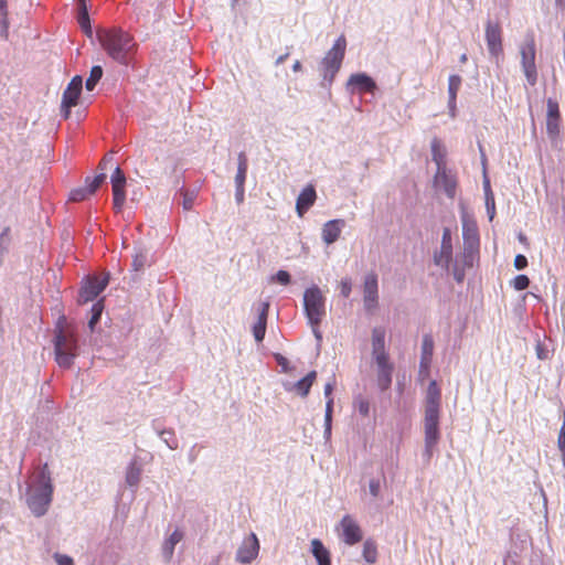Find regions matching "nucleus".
I'll return each mask as SVG.
<instances>
[{
  "label": "nucleus",
  "instance_id": "nucleus-55",
  "mask_svg": "<svg viewBox=\"0 0 565 565\" xmlns=\"http://www.w3.org/2000/svg\"><path fill=\"white\" fill-rule=\"evenodd\" d=\"M113 161V157H109V158H104L100 163H99V169L100 170H106L107 169V164L111 163Z\"/></svg>",
  "mask_w": 565,
  "mask_h": 565
},
{
  "label": "nucleus",
  "instance_id": "nucleus-31",
  "mask_svg": "<svg viewBox=\"0 0 565 565\" xmlns=\"http://www.w3.org/2000/svg\"><path fill=\"white\" fill-rule=\"evenodd\" d=\"M392 372L393 366H385L384 369H379L377 383L381 390L385 391L391 386Z\"/></svg>",
  "mask_w": 565,
  "mask_h": 565
},
{
  "label": "nucleus",
  "instance_id": "nucleus-48",
  "mask_svg": "<svg viewBox=\"0 0 565 565\" xmlns=\"http://www.w3.org/2000/svg\"><path fill=\"white\" fill-rule=\"evenodd\" d=\"M440 246L441 247L452 248V245H451V233H450L449 228H444Z\"/></svg>",
  "mask_w": 565,
  "mask_h": 565
},
{
  "label": "nucleus",
  "instance_id": "nucleus-62",
  "mask_svg": "<svg viewBox=\"0 0 565 565\" xmlns=\"http://www.w3.org/2000/svg\"><path fill=\"white\" fill-rule=\"evenodd\" d=\"M288 54L284 55V56H280L278 60H277V64L279 63H282L286 58H287Z\"/></svg>",
  "mask_w": 565,
  "mask_h": 565
},
{
  "label": "nucleus",
  "instance_id": "nucleus-58",
  "mask_svg": "<svg viewBox=\"0 0 565 565\" xmlns=\"http://www.w3.org/2000/svg\"><path fill=\"white\" fill-rule=\"evenodd\" d=\"M78 11H83V8H87L86 0H77Z\"/></svg>",
  "mask_w": 565,
  "mask_h": 565
},
{
  "label": "nucleus",
  "instance_id": "nucleus-11",
  "mask_svg": "<svg viewBox=\"0 0 565 565\" xmlns=\"http://www.w3.org/2000/svg\"><path fill=\"white\" fill-rule=\"evenodd\" d=\"M340 526L342 530L341 537L345 544L354 545L362 540V530L351 515H344Z\"/></svg>",
  "mask_w": 565,
  "mask_h": 565
},
{
  "label": "nucleus",
  "instance_id": "nucleus-1",
  "mask_svg": "<svg viewBox=\"0 0 565 565\" xmlns=\"http://www.w3.org/2000/svg\"><path fill=\"white\" fill-rule=\"evenodd\" d=\"M441 392L436 381H431L427 387L425 396L424 434L425 450L427 460L434 456L436 446L440 439L439 417H440Z\"/></svg>",
  "mask_w": 565,
  "mask_h": 565
},
{
  "label": "nucleus",
  "instance_id": "nucleus-20",
  "mask_svg": "<svg viewBox=\"0 0 565 565\" xmlns=\"http://www.w3.org/2000/svg\"><path fill=\"white\" fill-rule=\"evenodd\" d=\"M349 85L355 86L361 93H372L376 87L375 82L364 73L351 75Z\"/></svg>",
  "mask_w": 565,
  "mask_h": 565
},
{
  "label": "nucleus",
  "instance_id": "nucleus-6",
  "mask_svg": "<svg viewBox=\"0 0 565 565\" xmlns=\"http://www.w3.org/2000/svg\"><path fill=\"white\" fill-rule=\"evenodd\" d=\"M345 50L347 40L344 35H340L321 61V72L324 79L331 82L339 72L344 58Z\"/></svg>",
  "mask_w": 565,
  "mask_h": 565
},
{
  "label": "nucleus",
  "instance_id": "nucleus-25",
  "mask_svg": "<svg viewBox=\"0 0 565 565\" xmlns=\"http://www.w3.org/2000/svg\"><path fill=\"white\" fill-rule=\"evenodd\" d=\"M452 259V248L441 247L434 254L435 265L448 270L450 262Z\"/></svg>",
  "mask_w": 565,
  "mask_h": 565
},
{
  "label": "nucleus",
  "instance_id": "nucleus-46",
  "mask_svg": "<svg viewBox=\"0 0 565 565\" xmlns=\"http://www.w3.org/2000/svg\"><path fill=\"white\" fill-rule=\"evenodd\" d=\"M54 559L57 565H74L73 558L64 554L55 553Z\"/></svg>",
  "mask_w": 565,
  "mask_h": 565
},
{
  "label": "nucleus",
  "instance_id": "nucleus-63",
  "mask_svg": "<svg viewBox=\"0 0 565 565\" xmlns=\"http://www.w3.org/2000/svg\"><path fill=\"white\" fill-rule=\"evenodd\" d=\"M466 61H467V55L462 54L461 57H460V62L465 63Z\"/></svg>",
  "mask_w": 565,
  "mask_h": 565
},
{
  "label": "nucleus",
  "instance_id": "nucleus-33",
  "mask_svg": "<svg viewBox=\"0 0 565 565\" xmlns=\"http://www.w3.org/2000/svg\"><path fill=\"white\" fill-rule=\"evenodd\" d=\"M103 76V68L98 65L93 66L89 73L88 78L86 79L85 86L87 90H93L96 84Z\"/></svg>",
  "mask_w": 565,
  "mask_h": 565
},
{
  "label": "nucleus",
  "instance_id": "nucleus-30",
  "mask_svg": "<svg viewBox=\"0 0 565 565\" xmlns=\"http://www.w3.org/2000/svg\"><path fill=\"white\" fill-rule=\"evenodd\" d=\"M546 132L552 141H556L561 135V118H546Z\"/></svg>",
  "mask_w": 565,
  "mask_h": 565
},
{
  "label": "nucleus",
  "instance_id": "nucleus-50",
  "mask_svg": "<svg viewBox=\"0 0 565 565\" xmlns=\"http://www.w3.org/2000/svg\"><path fill=\"white\" fill-rule=\"evenodd\" d=\"M194 200H195L194 194L184 193L183 202H182L183 209L191 210L193 207Z\"/></svg>",
  "mask_w": 565,
  "mask_h": 565
},
{
  "label": "nucleus",
  "instance_id": "nucleus-10",
  "mask_svg": "<svg viewBox=\"0 0 565 565\" xmlns=\"http://www.w3.org/2000/svg\"><path fill=\"white\" fill-rule=\"evenodd\" d=\"M486 41L489 53L498 57L502 54V33L498 22L488 21L486 25Z\"/></svg>",
  "mask_w": 565,
  "mask_h": 565
},
{
  "label": "nucleus",
  "instance_id": "nucleus-29",
  "mask_svg": "<svg viewBox=\"0 0 565 565\" xmlns=\"http://www.w3.org/2000/svg\"><path fill=\"white\" fill-rule=\"evenodd\" d=\"M373 353L385 351V331L382 328H375L372 332Z\"/></svg>",
  "mask_w": 565,
  "mask_h": 565
},
{
  "label": "nucleus",
  "instance_id": "nucleus-47",
  "mask_svg": "<svg viewBox=\"0 0 565 565\" xmlns=\"http://www.w3.org/2000/svg\"><path fill=\"white\" fill-rule=\"evenodd\" d=\"M275 279L277 282L281 285H288L290 282V275L286 270H278L275 276Z\"/></svg>",
  "mask_w": 565,
  "mask_h": 565
},
{
  "label": "nucleus",
  "instance_id": "nucleus-35",
  "mask_svg": "<svg viewBox=\"0 0 565 565\" xmlns=\"http://www.w3.org/2000/svg\"><path fill=\"white\" fill-rule=\"evenodd\" d=\"M90 195H92V192L89 191L88 186L85 185V186L73 189L70 193V200L73 202H82Z\"/></svg>",
  "mask_w": 565,
  "mask_h": 565
},
{
  "label": "nucleus",
  "instance_id": "nucleus-26",
  "mask_svg": "<svg viewBox=\"0 0 565 565\" xmlns=\"http://www.w3.org/2000/svg\"><path fill=\"white\" fill-rule=\"evenodd\" d=\"M247 168H248L247 157L244 152H241L238 154V167H237V173L235 177L236 185L241 186V185L245 184Z\"/></svg>",
  "mask_w": 565,
  "mask_h": 565
},
{
  "label": "nucleus",
  "instance_id": "nucleus-56",
  "mask_svg": "<svg viewBox=\"0 0 565 565\" xmlns=\"http://www.w3.org/2000/svg\"><path fill=\"white\" fill-rule=\"evenodd\" d=\"M555 7L559 10H565V0H555Z\"/></svg>",
  "mask_w": 565,
  "mask_h": 565
},
{
  "label": "nucleus",
  "instance_id": "nucleus-8",
  "mask_svg": "<svg viewBox=\"0 0 565 565\" xmlns=\"http://www.w3.org/2000/svg\"><path fill=\"white\" fill-rule=\"evenodd\" d=\"M108 278L90 277L79 291L78 302L87 303L94 300L107 286Z\"/></svg>",
  "mask_w": 565,
  "mask_h": 565
},
{
  "label": "nucleus",
  "instance_id": "nucleus-45",
  "mask_svg": "<svg viewBox=\"0 0 565 565\" xmlns=\"http://www.w3.org/2000/svg\"><path fill=\"white\" fill-rule=\"evenodd\" d=\"M352 290V281L350 278H343L340 282V292L344 298H348Z\"/></svg>",
  "mask_w": 565,
  "mask_h": 565
},
{
  "label": "nucleus",
  "instance_id": "nucleus-21",
  "mask_svg": "<svg viewBox=\"0 0 565 565\" xmlns=\"http://www.w3.org/2000/svg\"><path fill=\"white\" fill-rule=\"evenodd\" d=\"M311 552L316 557L318 565H331L330 552L318 539L311 541Z\"/></svg>",
  "mask_w": 565,
  "mask_h": 565
},
{
  "label": "nucleus",
  "instance_id": "nucleus-43",
  "mask_svg": "<svg viewBox=\"0 0 565 565\" xmlns=\"http://www.w3.org/2000/svg\"><path fill=\"white\" fill-rule=\"evenodd\" d=\"M373 355L379 369H384L385 366H393L388 362V355L385 351L373 353Z\"/></svg>",
  "mask_w": 565,
  "mask_h": 565
},
{
  "label": "nucleus",
  "instance_id": "nucleus-15",
  "mask_svg": "<svg viewBox=\"0 0 565 565\" xmlns=\"http://www.w3.org/2000/svg\"><path fill=\"white\" fill-rule=\"evenodd\" d=\"M434 353V340L430 334H425L423 337L422 343V358L419 362V376L426 377L429 374V369L431 364Z\"/></svg>",
  "mask_w": 565,
  "mask_h": 565
},
{
  "label": "nucleus",
  "instance_id": "nucleus-54",
  "mask_svg": "<svg viewBox=\"0 0 565 565\" xmlns=\"http://www.w3.org/2000/svg\"><path fill=\"white\" fill-rule=\"evenodd\" d=\"M244 193H245L244 185H241V186L236 185L235 198H236L237 203H242L244 201Z\"/></svg>",
  "mask_w": 565,
  "mask_h": 565
},
{
  "label": "nucleus",
  "instance_id": "nucleus-42",
  "mask_svg": "<svg viewBox=\"0 0 565 565\" xmlns=\"http://www.w3.org/2000/svg\"><path fill=\"white\" fill-rule=\"evenodd\" d=\"M140 478V470L131 466L127 472L126 480L130 486H136L139 482Z\"/></svg>",
  "mask_w": 565,
  "mask_h": 565
},
{
  "label": "nucleus",
  "instance_id": "nucleus-41",
  "mask_svg": "<svg viewBox=\"0 0 565 565\" xmlns=\"http://www.w3.org/2000/svg\"><path fill=\"white\" fill-rule=\"evenodd\" d=\"M0 25L4 31L8 30L9 22H8V8H7V0H0Z\"/></svg>",
  "mask_w": 565,
  "mask_h": 565
},
{
  "label": "nucleus",
  "instance_id": "nucleus-5",
  "mask_svg": "<svg viewBox=\"0 0 565 565\" xmlns=\"http://www.w3.org/2000/svg\"><path fill=\"white\" fill-rule=\"evenodd\" d=\"M303 306L307 318L311 324L315 337L320 341L322 335L319 331V324L326 313L324 298L318 287L308 288L303 295Z\"/></svg>",
  "mask_w": 565,
  "mask_h": 565
},
{
  "label": "nucleus",
  "instance_id": "nucleus-34",
  "mask_svg": "<svg viewBox=\"0 0 565 565\" xmlns=\"http://www.w3.org/2000/svg\"><path fill=\"white\" fill-rule=\"evenodd\" d=\"M103 310H104V302L103 300H98L97 302H95L90 309V312H92V316H90V319L88 321V327L89 329L93 331L94 328H95V324L99 321L100 319V316L103 313Z\"/></svg>",
  "mask_w": 565,
  "mask_h": 565
},
{
  "label": "nucleus",
  "instance_id": "nucleus-13",
  "mask_svg": "<svg viewBox=\"0 0 565 565\" xmlns=\"http://www.w3.org/2000/svg\"><path fill=\"white\" fill-rule=\"evenodd\" d=\"M111 184H113V195H114V207L117 211H120L125 200V184L126 177L119 167H116L114 173L111 175Z\"/></svg>",
  "mask_w": 565,
  "mask_h": 565
},
{
  "label": "nucleus",
  "instance_id": "nucleus-4",
  "mask_svg": "<svg viewBox=\"0 0 565 565\" xmlns=\"http://www.w3.org/2000/svg\"><path fill=\"white\" fill-rule=\"evenodd\" d=\"M53 495V484L47 463H45L40 473L39 486L31 490L28 498V505L35 516H42L46 513Z\"/></svg>",
  "mask_w": 565,
  "mask_h": 565
},
{
  "label": "nucleus",
  "instance_id": "nucleus-44",
  "mask_svg": "<svg viewBox=\"0 0 565 565\" xmlns=\"http://www.w3.org/2000/svg\"><path fill=\"white\" fill-rule=\"evenodd\" d=\"M463 236L466 238L478 239V231H477V226L475 223H472V224L463 223Z\"/></svg>",
  "mask_w": 565,
  "mask_h": 565
},
{
  "label": "nucleus",
  "instance_id": "nucleus-28",
  "mask_svg": "<svg viewBox=\"0 0 565 565\" xmlns=\"http://www.w3.org/2000/svg\"><path fill=\"white\" fill-rule=\"evenodd\" d=\"M461 77L459 75H450L448 79L449 105L455 106L457 93L461 86Z\"/></svg>",
  "mask_w": 565,
  "mask_h": 565
},
{
  "label": "nucleus",
  "instance_id": "nucleus-12",
  "mask_svg": "<svg viewBox=\"0 0 565 565\" xmlns=\"http://www.w3.org/2000/svg\"><path fill=\"white\" fill-rule=\"evenodd\" d=\"M435 186L445 191L447 196L454 199L457 189V179L454 174L447 171L446 166L437 168L434 179Z\"/></svg>",
  "mask_w": 565,
  "mask_h": 565
},
{
  "label": "nucleus",
  "instance_id": "nucleus-64",
  "mask_svg": "<svg viewBox=\"0 0 565 565\" xmlns=\"http://www.w3.org/2000/svg\"><path fill=\"white\" fill-rule=\"evenodd\" d=\"M563 452V463H564V467H565V450H561Z\"/></svg>",
  "mask_w": 565,
  "mask_h": 565
},
{
  "label": "nucleus",
  "instance_id": "nucleus-17",
  "mask_svg": "<svg viewBox=\"0 0 565 565\" xmlns=\"http://www.w3.org/2000/svg\"><path fill=\"white\" fill-rule=\"evenodd\" d=\"M343 226V220L337 218L328 221L322 227L323 242L328 245L334 243L340 237Z\"/></svg>",
  "mask_w": 565,
  "mask_h": 565
},
{
  "label": "nucleus",
  "instance_id": "nucleus-61",
  "mask_svg": "<svg viewBox=\"0 0 565 565\" xmlns=\"http://www.w3.org/2000/svg\"><path fill=\"white\" fill-rule=\"evenodd\" d=\"M278 363L285 367V365H286V363H287V360H286L285 358H282V356H280V358L278 359Z\"/></svg>",
  "mask_w": 565,
  "mask_h": 565
},
{
  "label": "nucleus",
  "instance_id": "nucleus-7",
  "mask_svg": "<svg viewBox=\"0 0 565 565\" xmlns=\"http://www.w3.org/2000/svg\"><path fill=\"white\" fill-rule=\"evenodd\" d=\"M521 65L527 83L534 86L537 82V71L535 65V40L533 33H529L520 47Z\"/></svg>",
  "mask_w": 565,
  "mask_h": 565
},
{
  "label": "nucleus",
  "instance_id": "nucleus-22",
  "mask_svg": "<svg viewBox=\"0 0 565 565\" xmlns=\"http://www.w3.org/2000/svg\"><path fill=\"white\" fill-rule=\"evenodd\" d=\"M316 379H317V372L316 371L309 372L303 379L299 380L294 385L296 393L302 397H306L309 394L310 388H311L312 384L315 383Z\"/></svg>",
  "mask_w": 565,
  "mask_h": 565
},
{
  "label": "nucleus",
  "instance_id": "nucleus-2",
  "mask_svg": "<svg viewBox=\"0 0 565 565\" xmlns=\"http://www.w3.org/2000/svg\"><path fill=\"white\" fill-rule=\"evenodd\" d=\"M97 39L107 54L121 64L127 63L136 46L134 38L121 29H100Z\"/></svg>",
  "mask_w": 565,
  "mask_h": 565
},
{
  "label": "nucleus",
  "instance_id": "nucleus-60",
  "mask_svg": "<svg viewBox=\"0 0 565 565\" xmlns=\"http://www.w3.org/2000/svg\"><path fill=\"white\" fill-rule=\"evenodd\" d=\"M292 70H294L295 72L300 71V70H301V63H300L299 61H296V62L294 63V65H292Z\"/></svg>",
  "mask_w": 565,
  "mask_h": 565
},
{
  "label": "nucleus",
  "instance_id": "nucleus-38",
  "mask_svg": "<svg viewBox=\"0 0 565 565\" xmlns=\"http://www.w3.org/2000/svg\"><path fill=\"white\" fill-rule=\"evenodd\" d=\"M546 106H547L546 118H561L559 106L556 100L548 98Z\"/></svg>",
  "mask_w": 565,
  "mask_h": 565
},
{
  "label": "nucleus",
  "instance_id": "nucleus-3",
  "mask_svg": "<svg viewBox=\"0 0 565 565\" xmlns=\"http://www.w3.org/2000/svg\"><path fill=\"white\" fill-rule=\"evenodd\" d=\"M64 323H66V319L62 317L55 330L54 350L57 364L68 369L77 355L78 344L75 330L68 327L65 328Z\"/></svg>",
  "mask_w": 565,
  "mask_h": 565
},
{
  "label": "nucleus",
  "instance_id": "nucleus-36",
  "mask_svg": "<svg viewBox=\"0 0 565 565\" xmlns=\"http://www.w3.org/2000/svg\"><path fill=\"white\" fill-rule=\"evenodd\" d=\"M77 21H78V24L81 25V28L83 29V31L87 35L90 36L92 35V28H90V23H89V17H88L87 8H83V11H78Z\"/></svg>",
  "mask_w": 565,
  "mask_h": 565
},
{
  "label": "nucleus",
  "instance_id": "nucleus-52",
  "mask_svg": "<svg viewBox=\"0 0 565 565\" xmlns=\"http://www.w3.org/2000/svg\"><path fill=\"white\" fill-rule=\"evenodd\" d=\"M67 87L70 88H74V89H78L82 92V87H83V81H82V77L81 76H74L70 84L67 85Z\"/></svg>",
  "mask_w": 565,
  "mask_h": 565
},
{
  "label": "nucleus",
  "instance_id": "nucleus-32",
  "mask_svg": "<svg viewBox=\"0 0 565 565\" xmlns=\"http://www.w3.org/2000/svg\"><path fill=\"white\" fill-rule=\"evenodd\" d=\"M363 557L364 559L370 563L374 564L377 559V547L376 544L373 541H365L363 544Z\"/></svg>",
  "mask_w": 565,
  "mask_h": 565
},
{
  "label": "nucleus",
  "instance_id": "nucleus-18",
  "mask_svg": "<svg viewBox=\"0 0 565 565\" xmlns=\"http://www.w3.org/2000/svg\"><path fill=\"white\" fill-rule=\"evenodd\" d=\"M334 388V383L329 382L324 385V396L327 398L326 403V415H324V433L327 436H330L331 434V422H332V412H333V397L332 392Z\"/></svg>",
  "mask_w": 565,
  "mask_h": 565
},
{
  "label": "nucleus",
  "instance_id": "nucleus-24",
  "mask_svg": "<svg viewBox=\"0 0 565 565\" xmlns=\"http://www.w3.org/2000/svg\"><path fill=\"white\" fill-rule=\"evenodd\" d=\"M183 539V533L180 530H174L171 535L166 540L162 546L164 556L170 559L173 555L175 545Z\"/></svg>",
  "mask_w": 565,
  "mask_h": 565
},
{
  "label": "nucleus",
  "instance_id": "nucleus-49",
  "mask_svg": "<svg viewBox=\"0 0 565 565\" xmlns=\"http://www.w3.org/2000/svg\"><path fill=\"white\" fill-rule=\"evenodd\" d=\"M527 266V259L524 255L519 254L514 258V267L519 270L524 269Z\"/></svg>",
  "mask_w": 565,
  "mask_h": 565
},
{
  "label": "nucleus",
  "instance_id": "nucleus-51",
  "mask_svg": "<svg viewBox=\"0 0 565 565\" xmlns=\"http://www.w3.org/2000/svg\"><path fill=\"white\" fill-rule=\"evenodd\" d=\"M369 488H370V492L371 494L376 498L379 494H380V491H381V484H380V481L379 480H371L370 481V484H369Z\"/></svg>",
  "mask_w": 565,
  "mask_h": 565
},
{
  "label": "nucleus",
  "instance_id": "nucleus-53",
  "mask_svg": "<svg viewBox=\"0 0 565 565\" xmlns=\"http://www.w3.org/2000/svg\"><path fill=\"white\" fill-rule=\"evenodd\" d=\"M359 412L363 415V416H367L369 415V411H370V404L367 401H361L359 403Z\"/></svg>",
  "mask_w": 565,
  "mask_h": 565
},
{
  "label": "nucleus",
  "instance_id": "nucleus-23",
  "mask_svg": "<svg viewBox=\"0 0 565 565\" xmlns=\"http://www.w3.org/2000/svg\"><path fill=\"white\" fill-rule=\"evenodd\" d=\"M81 95V90L66 87L63 93L62 107L65 109V117L70 116V110L72 107L77 105L78 98Z\"/></svg>",
  "mask_w": 565,
  "mask_h": 565
},
{
  "label": "nucleus",
  "instance_id": "nucleus-14",
  "mask_svg": "<svg viewBox=\"0 0 565 565\" xmlns=\"http://www.w3.org/2000/svg\"><path fill=\"white\" fill-rule=\"evenodd\" d=\"M364 307L371 311L377 306V276L374 273L366 275L363 285Z\"/></svg>",
  "mask_w": 565,
  "mask_h": 565
},
{
  "label": "nucleus",
  "instance_id": "nucleus-59",
  "mask_svg": "<svg viewBox=\"0 0 565 565\" xmlns=\"http://www.w3.org/2000/svg\"><path fill=\"white\" fill-rule=\"evenodd\" d=\"M487 206H488V211L494 210V200H493V198H491V203H490L489 199L487 200Z\"/></svg>",
  "mask_w": 565,
  "mask_h": 565
},
{
  "label": "nucleus",
  "instance_id": "nucleus-37",
  "mask_svg": "<svg viewBox=\"0 0 565 565\" xmlns=\"http://www.w3.org/2000/svg\"><path fill=\"white\" fill-rule=\"evenodd\" d=\"M106 180V173L102 172L95 175L92 180L89 178L86 179V185L88 186L92 194H94L97 189L104 183Z\"/></svg>",
  "mask_w": 565,
  "mask_h": 565
},
{
  "label": "nucleus",
  "instance_id": "nucleus-57",
  "mask_svg": "<svg viewBox=\"0 0 565 565\" xmlns=\"http://www.w3.org/2000/svg\"><path fill=\"white\" fill-rule=\"evenodd\" d=\"M454 276H455V279L458 281V282H461L463 280V273L461 271H455L454 273Z\"/></svg>",
  "mask_w": 565,
  "mask_h": 565
},
{
  "label": "nucleus",
  "instance_id": "nucleus-39",
  "mask_svg": "<svg viewBox=\"0 0 565 565\" xmlns=\"http://www.w3.org/2000/svg\"><path fill=\"white\" fill-rule=\"evenodd\" d=\"M146 263H147V255L142 252H139V253L135 254L131 265H132L134 270L139 271V270L143 269Z\"/></svg>",
  "mask_w": 565,
  "mask_h": 565
},
{
  "label": "nucleus",
  "instance_id": "nucleus-19",
  "mask_svg": "<svg viewBox=\"0 0 565 565\" xmlns=\"http://www.w3.org/2000/svg\"><path fill=\"white\" fill-rule=\"evenodd\" d=\"M268 309L269 303L263 302L262 309L258 315L257 322L253 327V334L255 337V340L257 342H260L264 340L265 333H266V324H267V317H268Z\"/></svg>",
  "mask_w": 565,
  "mask_h": 565
},
{
  "label": "nucleus",
  "instance_id": "nucleus-40",
  "mask_svg": "<svg viewBox=\"0 0 565 565\" xmlns=\"http://www.w3.org/2000/svg\"><path fill=\"white\" fill-rule=\"evenodd\" d=\"M529 285L530 279L526 275H518L512 281V286L519 291L526 289Z\"/></svg>",
  "mask_w": 565,
  "mask_h": 565
},
{
  "label": "nucleus",
  "instance_id": "nucleus-9",
  "mask_svg": "<svg viewBox=\"0 0 565 565\" xmlns=\"http://www.w3.org/2000/svg\"><path fill=\"white\" fill-rule=\"evenodd\" d=\"M259 552V542L255 533L244 539L242 545L236 552V561L242 564H248L254 561Z\"/></svg>",
  "mask_w": 565,
  "mask_h": 565
},
{
  "label": "nucleus",
  "instance_id": "nucleus-16",
  "mask_svg": "<svg viewBox=\"0 0 565 565\" xmlns=\"http://www.w3.org/2000/svg\"><path fill=\"white\" fill-rule=\"evenodd\" d=\"M317 193L313 185H307L298 195L296 202V211L299 217H302L305 213L315 204Z\"/></svg>",
  "mask_w": 565,
  "mask_h": 565
},
{
  "label": "nucleus",
  "instance_id": "nucleus-27",
  "mask_svg": "<svg viewBox=\"0 0 565 565\" xmlns=\"http://www.w3.org/2000/svg\"><path fill=\"white\" fill-rule=\"evenodd\" d=\"M431 156L437 168L445 166V150L439 139L434 138L431 141Z\"/></svg>",
  "mask_w": 565,
  "mask_h": 565
}]
</instances>
